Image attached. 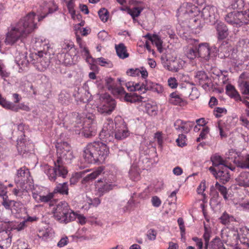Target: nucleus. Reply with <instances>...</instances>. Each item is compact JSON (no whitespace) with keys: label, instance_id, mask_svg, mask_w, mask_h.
I'll use <instances>...</instances> for the list:
<instances>
[{"label":"nucleus","instance_id":"1","mask_svg":"<svg viewBox=\"0 0 249 249\" xmlns=\"http://www.w3.org/2000/svg\"><path fill=\"white\" fill-rule=\"evenodd\" d=\"M109 148L105 143L94 142L87 144L83 151V157L88 163L103 162L108 156Z\"/></svg>","mask_w":249,"mask_h":249},{"label":"nucleus","instance_id":"2","mask_svg":"<svg viewBox=\"0 0 249 249\" xmlns=\"http://www.w3.org/2000/svg\"><path fill=\"white\" fill-rule=\"evenodd\" d=\"M35 47L36 49H41L37 53L32 54L30 56L31 62L39 71H44L49 67L50 63V54L46 51L49 48L48 41L38 38L35 41Z\"/></svg>","mask_w":249,"mask_h":249},{"label":"nucleus","instance_id":"3","mask_svg":"<svg viewBox=\"0 0 249 249\" xmlns=\"http://www.w3.org/2000/svg\"><path fill=\"white\" fill-rule=\"evenodd\" d=\"M188 58L190 59L197 56L206 58L210 54V49L208 44H199L198 40L195 39H188Z\"/></svg>","mask_w":249,"mask_h":249},{"label":"nucleus","instance_id":"4","mask_svg":"<svg viewBox=\"0 0 249 249\" xmlns=\"http://www.w3.org/2000/svg\"><path fill=\"white\" fill-rule=\"evenodd\" d=\"M53 167L45 164L43 166L44 173L47 175L49 180L55 182L57 177L63 178H66L68 171L64 163L55 160L53 162Z\"/></svg>","mask_w":249,"mask_h":249},{"label":"nucleus","instance_id":"5","mask_svg":"<svg viewBox=\"0 0 249 249\" xmlns=\"http://www.w3.org/2000/svg\"><path fill=\"white\" fill-rule=\"evenodd\" d=\"M57 161L64 164L70 163L74 158L70 145L66 142L58 143L56 146Z\"/></svg>","mask_w":249,"mask_h":249},{"label":"nucleus","instance_id":"6","mask_svg":"<svg viewBox=\"0 0 249 249\" xmlns=\"http://www.w3.org/2000/svg\"><path fill=\"white\" fill-rule=\"evenodd\" d=\"M23 23H17L11 27L6 35L5 43L7 44L12 45L18 40L26 37L28 35L23 29L21 28Z\"/></svg>","mask_w":249,"mask_h":249},{"label":"nucleus","instance_id":"7","mask_svg":"<svg viewBox=\"0 0 249 249\" xmlns=\"http://www.w3.org/2000/svg\"><path fill=\"white\" fill-rule=\"evenodd\" d=\"M100 99L101 103L97 107L98 111L101 114H110L116 107L115 101L107 93L101 95Z\"/></svg>","mask_w":249,"mask_h":249},{"label":"nucleus","instance_id":"8","mask_svg":"<svg viewBox=\"0 0 249 249\" xmlns=\"http://www.w3.org/2000/svg\"><path fill=\"white\" fill-rule=\"evenodd\" d=\"M229 169L231 171L235 170L236 168L231 165L225 166H223L218 167V170L212 167L209 168V170L215 176L216 179H218L222 183L225 184L230 179V175Z\"/></svg>","mask_w":249,"mask_h":249},{"label":"nucleus","instance_id":"9","mask_svg":"<svg viewBox=\"0 0 249 249\" xmlns=\"http://www.w3.org/2000/svg\"><path fill=\"white\" fill-rule=\"evenodd\" d=\"M227 158L231 159L238 167L241 168H249V155L245 157L240 156L232 149L229 150V156Z\"/></svg>","mask_w":249,"mask_h":249},{"label":"nucleus","instance_id":"10","mask_svg":"<svg viewBox=\"0 0 249 249\" xmlns=\"http://www.w3.org/2000/svg\"><path fill=\"white\" fill-rule=\"evenodd\" d=\"M35 15L34 13H30L21 18L18 23H23V25H21V28L25 31L27 35L31 33L36 28V23L34 22Z\"/></svg>","mask_w":249,"mask_h":249},{"label":"nucleus","instance_id":"11","mask_svg":"<svg viewBox=\"0 0 249 249\" xmlns=\"http://www.w3.org/2000/svg\"><path fill=\"white\" fill-rule=\"evenodd\" d=\"M30 172L25 167L20 168L18 170L16 177L15 179V183H18L20 187L25 185L30 180Z\"/></svg>","mask_w":249,"mask_h":249},{"label":"nucleus","instance_id":"12","mask_svg":"<svg viewBox=\"0 0 249 249\" xmlns=\"http://www.w3.org/2000/svg\"><path fill=\"white\" fill-rule=\"evenodd\" d=\"M81 126L84 130V135L87 137H90L96 133V125L93 119L89 117L84 119L83 123Z\"/></svg>","mask_w":249,"mask_h":249},{"label":"nucleus","instance_id":"13","mask_svg":"<svg viewBox=\"0 0 249 249\" xmlns=\"http://www.w3.org/2000/svg\"><path fill=\"white\" fill-rule=\"evenodd\" d=\"M70 209L69 205L66 202L62 201L59 203L54 210V216L55 219L59 222L62 217L68 214Z\"/></svg>","mask_w":249,"mask_h":249},{"label":"nucleus","instance_id":"14","mask_svg":"<svg viewBox=\"0 0 249 249\" xmlns=\"http://www.w3.org/2000/svg\"><path fill=\"white\" fill-rule=\"evenodd\" d=\"M214 26L216 31L217 36L218 40H223L228 36V29L223 22L217 21L214 23Z\"/></svg>","mask_w":249,"mask_h":249},{"label":"nucleus","instance_id":"15","mask_svg":"<svg viewBox=\"0 0 249 249\" xmlns=\"http://www.w3.org/2000/svg\"><path fill=\"white\" fill-rule=\"evenodd\" d=\"M239 15L240 12L239 11H234L227 14L225 17V19L227 22L232 25L237 27L241 26L240 18H239Z\"/></svg>","mask_w":249,"mask_h":249},{"label":"nucleus","instance_id":"16","mask_svg":"<svg viewBox=\"0 0 249 249\" xmlns=\"http://www.w3.org/2000/svg\"><path fill=\"white\" fill-rule=\"evenodd\" d=\"M113 186L114 185L111 183L107 182H103L101 180H98L96 184L97 193L99 196H102L105 193H106L112 190Z\"/></svg>","mask_w":249,"mask_h":249},{"label":"nucleus","instance_id":"17","mask_svg":"<svg viewBox=\"0 0 249 249\" xmlns=\"http://www.w3.org/2000/svg\"><path fill=\"white\" fill-rule=\"evenodd\" d=\"M26 52H20L17 51L15 56V61L16 64L21 68L26 67L29 63V60L27 59Z\"/></svg>","mask_w":249,"mask_h":249},{"label":"nucleus","instance_id":"18","mask_svg":"<svg viewBox=\"0 0 249 249\" xmlns=\"http://www.w3.org/2000/svg\"><path fill=\"white\" fill-rule=\"evenodd\" d=\"M12 236L7 231H2L0 234V249H6L10 247Z\"/></svg>","mask_w":249,"mask_h":249},{"label":"nucleus","instance_id":"19","mask_svg":"<svg viewBox=\"0 0 249 249\" xmlns=\"http://www.w3.org/2000/svg\"><path fill=\"white\" fill-rule=\"evenodd\" d=\"M185 62L182 60H178V61H170L169 63L164 64V67L167 70L172 71H178L181 69L185 65Z\"/></svg>","mask_w":249,"mask_h":249},{"label":"nucleus","instance_id":"20","mask_svg":"<svg viewBox=\"0 0 249 249\" xmlns=\"http://www.w3.org/2000/svg\"><path fill=\"white\" fill-rule=\"evenodd\" d=\"M129 135V132L127 128L123 124L116 127L114 132L115 138L117 140H123L127 137Z\"/></svg>","mask_w":249,"mask_h":249},{"label":"nucleus","instance_id":"21","mask_svg":"<svg viewBox=\"0 0 249 249\" xmlns=\"http://www.w3.org/2000/svg\"><path fill=\"white\" fill-rule=\"evenodd\" d=\"M243 231H245L246 232H247V234H245L243 233H241L239 232V231L237 230H232L231 231L235 239H239L242 244H244L247 246H249V232L246 229L243 230Z\"/></svg>","mask_w":249,"mask_h":249},{"label":"nucleus","instance_id":"22","mask_svg":"<svg viewBox=\"0 0 249 249\" xmlns=\"http://www.w3.org/2000/svg\"><path fill=\"white\" fill-rule=\"evenodd\" d=\"M225 159L223 160L220 156L218 155H214L212 157V161L213 165L214 166H227L231 165V163L229 162V160L230 159H228L227 157L229 156V153L226 154Z\"/></svg>","mask_w":249,"mask_h":249},{"label":"nucleus","instance_id":"23","mask_svg":"<svg viewBox=\"0 0 249 249\" xmlns=\"http://www.w3.org/2000/svg\"><path fill=\"white\" fill-rule=\"evenodd\" d=\"M235 180L239 186L249 187V173L247 172L241 173Z\"/></svg>","mask_w":249,"mask_h":249},{"label":"nucleus","instance_id":"24","mask_svg":"<svg viewBox=\"0 0 249 249\" xmlns=\"http://www.w3.org/2000/svg\"><path fill=\"white\" fill-rule=\"evenodd\" d=\"M215 8L213 6H206L202 10V16L204 19H209L210 21L215 18Z\"/></svg>","mask_w":249,"mask_h":249},{"label":"nucleus","instance_id":"25","mask_svg":"<svg viewBox=\"0 0 249 249\" xmlns=\"http://www.w3.org/2000/svg\"><path fill=\"white\" fill-rule=\"evenodd\" d=\"M55 193H59L62 195H68L69 193L68 184L67 182L63 183H58L55 187L53 192Z\"/></svg>","mask_w":249,"mask_h":249},{"label":"nucleus","instance_id":"26","mask_svg":"<svg viewBox=\"0 0 249 249\" xmlns=\"http://www.w3.org/2000/svg\"><path fill=\"white\" fill-rule=\"evenodd\" d=\"M226 92L230 97L233 98L235 100H241L239 93L232 85L231 84L227 85Z\"/></svg>","mask_w":249,"mask_h":249},{"label":"nucleus","instance_id":"27","mask_svg":"<svg viewBox=\"0 0 249 249\" xmlns=\"http://www.w3.org/2000/svg\"><path fill=\"white\" fill-rule=\"evenodd\" d=\"M115 49L117 54L120 58L124 59L128 56L126 47L124 44L120 43L118 45H116Z\"/></svg>","mask_w":249,"mask_h":249},{"label":"nucleus","instance_id":"28","mask_svg":"<svg viewBox=\"0 0 249 249\" xmlns=\"http://www.w3.org/2000/svg\"><path fill=\"white\" fill-rule=\"evenodd\" d=\"M220 222L223 225H229L231 222L235 221L232 215L229 214L226 212H224L219 218Z\"/></svg>","mask_w":249,"mask_h":249},{"label":"nucleus","instance_id":"29","mask_svg":"<svg viewBox=\"0 0 249 249\" xmlns=\"http://www.w3.org/2000/svg\"><path fill=\"white\" fill-rule=\"evenodd\" d=\"M58 57L60 59V61L66 65L73 63V58L70 53H61L58 55Z\"/></svg>","mask_w":249,"mask_h":249},{"label":"nucleus","instance_id":"30","mask_svg":"<svg viewBox=\"0 0 249 249\" xmlns=\"http://www.w3.org/2000/svg\"><path fill=\"white\" fill-rule=\"evenodd\" d=\"M114 123L112 120H107L103 126V132H104L107 135L113 134L114 129Z\"/></svg>","mask_w":249,"mask_h":249},{"label":"nucleus","instance_id":"31","mask_svg":"<svg viewBox=\"0 0 249 249\" xmlns=\"http://www.w3.org/2000/svg\"><path fill=\"white\" fill-rule=\"evenodd\" d=\"M79 45L81 49V53L86 57L87 62L90 64L96 62V60L92 58L89 54V52L88 48L83 46L81 43H80Z\"/></svg>","mask_w":249,"mask_h":249},{"label":"nucleus","instance_id":"32","mask_svg":"<svg viewBox=\"0 0 249 249\" xmlns=\"http://www.w3.org/2000/svg\"><path fill=\"white\" fill-rule=\"evenodd\" d=\"M101 172L102 170L101 169H98L89 174L82 180V184H85L89 182L90 180H92L95 179L99 175H100Z\"/></svg>","mask_w":249,"mask_h":249},{"label":"nucleus","instance_id":"33","mask_svg":"<svg viewBox=\"0 0 249 249\" xmlns=\"http://www.w3.org/2000/svg\"><path fill=\"white\" fill-rule=\"evenodd\" d=\"M239 86L242 94L247 95V98H249V82L242 80L239 83Z\"/></svg>","mask_w":249,"mask_h":249},{"label":"nucleus","instance_id":"34","mask_svg":"<svg viewBox=\"0 0 249 249\" xmlns=\"http://www.w3.org/2000/svg\"><path fill=\"white\" fill-rule=\"evenodd\" d=\"M204 233L203 237L205 241V249H208L210 248V243H209L210 238L211 234V230L209 228L204 227Z\"/></svg>","mask_w":249,"mask_h":249},{"label":"nucleus","instance_id":"35","mask_svg":"<svg viewBox=\"0 0 249 249\" xmlns=\"http://www.w3.org/2000/svg\"><path fill=\"white\" fill-rule=\"evenodd\" d=\"M189 28H191L192 30L197 29L200 27V20L198 17L195 16L192 18H190L189 20Z\"/></svg>","mask_w":249,"mask_h":249},{"label":"nucleus","instance_id":"36","mask_svg":"<svg viewBox=\"0 0 249 249\" xmlns=\"http://www.w3.org/2000/svg\"><path fill=\"white\" fill-rule=\"evenodd\" d=\"M75 213L70 209V211L68 212V214H66L64 217H62L60 223H67L76 218Z\"/></svg>","mask_w":249,"mask_h":249},{"label":"nucleus","instance_id":"37","mask_svg":"<svg viewBox=\"0 0 249 249\" xmlns=\"http://www.w3.org/2000/svg\"><path fill=\"white\" fill-rule=\"evenodd\" d=\"M142 98H143L142 97L138 96L135 93L129 94L127 93H125L124 96V100L126 102H129L131 103L135 102L136 101H142Z\"/></svg>","mask_w":249,"mask_h":249},{"label":"nucleus","instance_id":"38","mask_svg":"<svg viewBox=\"0 0 249 249\" xmlns=\"http://www.w3.org/2000/svg\"><path fill=\"white\" fill-rule=\"evenodd\" d=\"M0 104L5 108L11 109L14 111H18V108L12 103L6 101L0 95Z\"/></svg>","mask_w":249,"mask_h":249},{"label":"nucleus","instance_id":"39","mask_svg":"<svg viewBox=\"0 0 249 249\" xmlns=\"http://www.w3.org/2000/svg\"><path fill=\"white\" fill-rule=\"evenodd\" d=\"M215 187L223 196L224 199L227 200L229 198V195H228L227 189L226 187L220 185L218 182H216L215 184Z\"/></svg>","mask_w":249,"mask_h":249},{"label":"nucleus","instance_id":"40","mask_svg":"<svg viewBox=\"0 0 249 249\" xmlns=\"http://www.w3.org/2000/svg\"><path fill=\"white\" fill-rule=\"evenodd\" d=\"M188 89H191V92L190 93L189 96L191 100H194L198 98L199 93L196 87L194 86L193 84H190L189 85H188Z\"/></svg>","mask_w":249,"mask_h":249},{"label":"nucleus","instance_id":"41","mask_svg":"<svg viewBox=\"0 0 249 249\" xmlns=\"http://www.w3.org/2000/svg\"><path fill=\"white\" fill-rule=\"evenodd\" d=\"M239 12L240 15L239 18H240V21H241V25L248 24L249 23V10Z\"/></svg>","mask_w":249,"mask_h":249},{"label":"nucleus","instance_id":"42","mask_svg":"<svg viewBox=\"0 0 249 249\" xmlns=\"http://www.w3.org/2000/svg\"><path fill=\"white\" fill-rule=\"evenodd\" d=\"M196 78L200 84L203 82L209 81V79L206 73L203 71H199L196 75Z\"/></svg>","mask_w":249,"mask_h":249},{"label":"nucleus","instance_id":"43","mask_svg":"<svg viewBox=\"0 0 249 249\" xmlns=\"http://www.w3.org/2000/svg\"><path fill=\"white\" fill-rule=\"evenodd\" d=\"M145 110L146 112L151 116L157 114V107L156 105H152L150 103L145 104Z\"/></svg>","mask_w":249,"mask_h":249},{"label":"nucleus","instance_id":"44","mask_svg":"<svg viewBox=\"0 0 249 249\" xmlns=\"http://www.w3.org/2000/svg\"><path fill=\"white\" fill-rule=\"evenodd\" d=\"M237 47L238 49L243 52L245 50L249 49V42L247 39H242L240 40L237 43Z\"/></svg>","mask_w":249,"mask_h":249},{"label":"nucleus","instance_id":"45","mask_svg":"<svg viewBox=\"0 0 249 249\" xmlns=\"http://www.w3.org/2000/svg\"><path fill=\"white\" fill-rule=\"evenodd\" d=\"M129 174L130 179L132 180L137 181L140 179V175L136 168L131 167L129 170Z\"/></svg>","mask_w":249,"mask_h":249},{"label":"nucleus","instance_id":"46","mask_svg":"<svg viewBox=\"0 0 249 249\" xmlns=\"http://www.w3.org/2000/svg\"><path fill=\"white\" fill-rule=\"evenodd\" d=\"M12 249H30L28 245L23 240H18L13 246Z\"/></svg>","mask_w":249,"mask_h":249},{"label":"nucleus","instance_id":"47","mask_svg":"<svg viewBox=\"0 0 249 249\" xmlns=\"http://www.w3.org/2000/svg\"><path fill=\"white\" fill-rule=\"evenodd\" d=\"M151 42L156 46L160 53L162 52V41L157 35H154V38H153Z\"/></svg>","mask_w":249,"mask_h":249},{"label":"nucleus","instance_id":"48","mask_svg":"<svg viewBox=\"0 0 249 249\" xmlns=\"http://www.w3.org/2000/svg\"><path fill=\"white\" fill-rule=\"evenodd\" d=\"M143 9V7L142 6L135 7L129 10V13L134 18L140 15Z\"/></svg>","mask_w":249,"mask_h":249},{"label":"nucleus","instance_id":"49","mask_svg":"<svg viewBox=\"0 0 249 249\" xmlns=\"http://www.w3.org/2000/svg\"><path fill=\"white\" fill-rule=\"evenodd\" d=\"M12 204H14V200L9 199L7 196H4L1 202V205L6 210H10L12 209Z\"/></svg>","mask_w":249,"mask_h":249},{"label":"nucleus","instance_id":"50","mask_svg":"<svg viewBox=\"0 0 249 249\" xmlns=\"http://www.w3.org/2000/svg\"><path fill=\"white\" fill-rule=\"evenodd\" d=\"M178 223L180 230L181 239L185 242V228L184 225V221L182 218H179L178 219Z\"/></svg>","mask_w":249,"mask_h":249},{"label":"nucleus","instance_id":"51","mask_svg":"<svg viewBox=\"0 0 249 249\" xmlns=\"http://www.w3.org/2000/svg\"><path fill=\"white\" fill-rule=\"evenodd\" d=\"M74 44L72 42H65L62 45L61 53H69V52L74 49Z\"/></svg>","mask_w":249,"mask_h":249},{"label":"nucleus","instance_id":"52","mask_svg":"<svg viewBox=\"0 0 249 249\" xmlns=\"http://www.w3.org/2000/svg\"><path fill=\"white\" fill-rule=\"evenodd\" d=\"M98 15L102 21L105 22L107 20L108 18V12L106 9H101L98 11Z\"/></svg>","mask_w":249,"mask_h":249},{"label":"nucleus","instance_id":"53","mask_svg":"<svg viewBox=\"0 0 249 249\" xmlns=\"http://www.w3.org/2000/svg\"><path fill=\"white\" fill-rule=\"evenodd\" d=\"M209 128L208 126H203L199 137L196 139V141L199 142L201 140L205 139L207 134L209 133Z\"/></svg>","mask_w":249,"mask_h":249},{"label":"nucleus","instance_id":"54","mask_svg":"<svg viewBox=\"0 0 249 249\" xmlns=\"http://www.w3.org/2000/svg\"><path fill=\"white\" fill-rule=\"evenodd\" d=\"M156 85L155 83L150 81L146 80L144 83H143L144 90L142 91V92L144 93L146 90H153Z\"/></svg>","mask_w":249,"mask_h":249},{"label":"nucleus","instance_id":"55","mask_svg":"<svg viewBox=\"0 0 249 249\" xmlns=\"http://www.w3.org/2000/svg\"><path fill=\"white\" fill-rule=\"evenodd\" d=\"M17 185V187L14 188L13 190V193L16 196H21L22 195V190H24L25 189V185L20 186L18 184V183H16Z\"/></svg>","mask_w":249,"mask_h":249},{"label":"nucleus","instance_id":"56","mask_svg":"<svg viewBox=\"0 0 249 249\" xmlns=\"http://www.w3.org/2000/svg\"><path fill=\"white\" fill-rule=\"evenodd\" d=\"M186 136L184 134L179 135L178 138L176 140L177 144L181 147L186 145Z\"/></svg>","mask_w":249,"mask_h":249},{"label":"nucleus","instance_id":"57","mask_svg":"<svg viewBox=\"0 0 249 249\" xmlns=\"http://www.w3.org/2000/svg\"><path fill=\"white\" fill-rule=\"evenodd\" d=\"M67 7L71 16V18L73 19H75V11L74 10V3L71 0L68 2L67 4Z\"/></svg>","mask_w":249,"mask_h":249},{"label":"nucleus","instance_id":"58","mask_svg":"<svg viewBox=\"0 0 249 249\" xmlns=\"http://www.w3.org/2000/svg\"><path fill=\"white\" fill-rule=\"evenodd\" d=\"M54 194L53 193H49L46 196H41L40 202L47 203L50 202L53 198Z\"/></svg>","mask_w":249,"mask_h":249},{"label":"nucleus","instance_id":"59","mask_svg":"<svg viewBox=\"0 0 249 249\" xmlns=\"http://www.w3.org/2000/svg\"><path fill=\"white\" fill-rule=\"evenodd\" d=\"M206 189L205 181H202L197 188V192L199 194H202L204 198L205 197L206 195L203 194L204 191Z\"/></svg>","mask_w":249,"mask_h":249},{"label":"nucleus","instance_id":"60","mask_svg":"<svg viewBox=\"0 0 249 249\" xmlns=\"http://www.w3.org/2000/svg\"><path fill=\"white\" fill-rule=\"evenodd\" d=\"M141 72L140 69H130L127 71V73L132 76H136L140 75Z\"/></svg>","mask_w":249,"mask_h":249},{"label":"nucleus","instance_id":"61","mask_svg":"<svg viewBox=\"0 0 249 249\" xmlns=\"http://www.w3.org/2000/svg\"><path fill=\"white\" fill-rule=\"evenodd\" d=\"M168 84L169 86L172 89L176 88L178 86L177 80L176 78L174 77H170L168 79Z\"/></svg>","mask_w":249,"mask_h":249},{"label":"nucleus","instance_id":"62","mask_svg":"<svg viewBox=\"0 0 249 249\" xmlns=\"http://www.w3.org/2000/svg\"><path fill=\"white\" fill-rule=\"evenodd\" d=\"M152 205L156 207H159L161 204V200L157 196H153L151 199Z\"/></svg>","mask_w":249,"mask_h":249},{"label":"nucleus","instance_id":"63","mask_svg":"<svg viewBox=\"0 0 249 249\" xmlns=\"http://www.w3.org/2000/svg\"><path fill=\"white\" fill-rule=\"evenodd\" d=\"M98 37L101 41H105L108 38V34L105 31H100L98 34Z\"/></svg>","mask_w":249,"mask_h":249},{"label":"nucleus","instance_id":"64","mask_svg":"<svg viewBox=\"0 0 249 249\" xmlns=\"http://www.w3.org/2000/svg\"><path fill=\"white\" fill-rule=\"evenodd\" d=\"M49 232L46 231H39V233L38 234V237L44 240H47L49 238Z\"/></svg>","mask_w":249,"mask_h":249}]
</instances>
